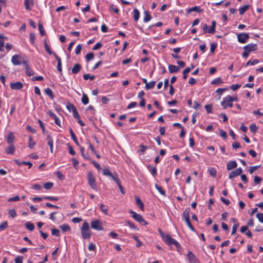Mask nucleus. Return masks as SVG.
<instances>
[{"mask_svg": "<svg viewBox=\"0 0 263 263\" xmlns=\"http://www.w3.org/2000/svg\"><path fill=\"white\" fill-rule=\"evenodd\" d=\"M216 22L215 21H213L211 27L209 29L208 32L209 33L213 34L215 32Z\"/></svg>", "mask_w": 263, "mask_h": 263, "instance_id": "nucleus-21", "label": "nucleus"}, {"mask_svg": "<svg viewBox=\"0 0 263 263\" xmlns=\"http://www.w3.org/2000/svg\"><path fill=\"white\" fill-rule=\"evenodd\" d=\"M126 224H127L131 229L137 231L138 230V228L135 226V224L130 221H125Z\"/></svg>", "mask_w": 263, "mask_h": 263, "instance_id": "nucleus-40", "label": "nucleus"}, {"mask_svg": "<svg viewBox=\"0 0 263 263\" xmlns=\"http://www.w3.org/2000/svg\"><path fill=\"white\" fill-rule=\"evenodd\" d=\"M156 84L155 81H151L150 82L146 83V85H145V88L146 90H148L150 89H152L154 88Z\"/></svg>", "mask_w": 263, "mask_h": 263, "instance_id": "nucleus-30", "label": "nucleus"}, {"mask_svg": "<svg viewBox=\"0 0 263 263\" xmlns=\"http://www.w3.org/2000/svg\"><path fill=\"white\" fill-rule=\"evenodd\" d=\"M193 11H196L200 13L202 11V9L198 6H195L188 9L187 12L191 13Z\"/></svg>", "mask_w": 263, "mask_h": 263, "instance_id": "nucleus-28", "label": "nucleus"}, {"mask_svg": "<svg viewBox=\"0 0 263 263\" xmlns=\"http://www.w3.org/2000/svg\"><path fill=\"white\" fill-rule=\"evenodd\" d=\"M100 209L101 211L105 215L108 214V208L103 203L100 204Z\"/></svg>", "mask_w": 263, "mask_h": 263, "instance_id": "nucleus-29", "label": "nucleus"}, {"mask_svg": "<svg viewBox=\"0 0 263 263\" xmlns=\"http://www.w3.org/2000/svg\"><path fill=\"white\" fill-rule=\"evenodd\" d=\"M45 93L50 97V99H53L54 95L53 94L52 90L49 88H47L44 89Z\"/></svg>", "mask_w": 263, "mask_h": 263, "instance_id": "nucleus-25", "label": "nucleus"}, {"mask_svg": "<svg viewBox=\"0 0 263 263\" xmlns=\"http://www.w3.org/2000/svg\"><path fill=\"white\" fill-rule=\"evenodd\" d=\"M240 87V85L239 84H233V85H232L230 87V89H231L233 91L236 90L237 89H238Z\"/></svg>", "mask_w": 263, "mask_h": 263, "instance_id": "nucleus-59", "label": "nucleus"}, {"mask_svg": "<svg viewBox=\"0 0 263 263\" xmlns=\"http://www.w3.org/2000/svg\"><path fill=\"white\" fill-rule=\"evenodd\" d=\"M208 171L212 177H215L216 176L217 171L215 168L210 167L208 169Z\"/></svg>", "mask_w": 263, "mask_h": 263, "instance_id": "nucleus-36", "label": "nucleus"}, {"mask_svg": "<svg viewBox=\"0 0 263 263\" xmlns=\"http://www.w3.org/2000/svg\"><path fill=\"white\" fill-rule=\"evenodd\" d=\"M15 137L12 132H9L7 138V141L8 143L11 144L14 140Z\"/></svg>", "mask_w": 263, "mask_h": 263, "instance_id": "nucleus-19", "label": "nucleus"}, {"mask_svg": "<svg viewBox=\"0 0 263 263\" xmlns=\"http://www.w3.org/2000/svg\"><path fill=\"white\" fill-rule=\"evenodd\" d=\"M256 216L258 220L260 222L263 223V213H257Z\"/></svg>", "mask_w": 263, "mask_h": 263, "instance_id": "nucleus-63", "label": "nucleus"}, {"mask_svg": "<svg viewBox=\"0 0 263 263\" xmlns=\"http://www.w3.org/2000/svg\"><path fill=\"white\" fill-rule=\"evenodd\" d=\"M144 13V17L143 18L144 22L146 23V22L149 21L151 20L152 17H151L149 12L148 11H145Z\"/></svg>", "mask_w": 263, "mask_h": 263, "instance_id": "nucleus-23", "label": "nucleus"}, {"mask_svg": "<svg viewBox=\"0 0 263 263\" xmlns=\"http://www.w3.org/2000/svg\"><path fill=\"white\" fill-rule=\"evenodd\" d=\"M103 174L105 176H108L110 177L111 176L112 173L110 172L109 169L106 168L103 169Z\"/></svg>", "mask_w": 263, "mask_h": 263, "instance_id": "nucleus-52", "label": "nucleus"}, {"mask_svg": "<svg viewBox=\"0 0 263 263\" xmlns=\"http://www.w3.org/2000/svg\"><path fill=\"white\" fill-rule=\"evenodd\" d=\"M129 213L132 214L133 218L137 221L144 225L147 224L146 221L143 218L141 215L137 214L132 210H130Z\"/></svg>", "mask_w": 263, "mask_h": 263, "instance_id": "nucleus-4", "label": "nucleus"}, {"mask_svg": "<svg viewBox=\"0 0 263 263\" xmlns=\"http://www.w3.org/2000/svg\"><path fill=\"white\" fill-rule=\"evenodd\" d=\"M29 142L28 146L30 148H32L33 147V146L35 145V142H34L33 141L31 137H29Z\"/></svg>", "mask_w": 263, "mask_h": 263, "instance_id": "nucleus-53", "label": "nucleus"}, {"mask_svg": "<svg viewBox=\"0 0 263 263\" xmlns=\"http://www.w3.org/2000/svg\"><path fill=\"white\" fill-rule=\"evenodd\" d=\"M83 78L85 80H87L88 79H90V80H93L95 78V76L94 75H90V74H84L83 75Z\"/></svg>", "mask_w": 263, "mask_h": 263, "instance_id": "nucleus-43", "label": "nucleus"}, {"mask_svg": "<svg viewBox=\"0 0 263 263\" xmlns=\"http://www.w3.org/2000/svg\"><path fill=\"white\" fill-rule=\"evenodd\" d=\"M249 8V5H245L242 7H241V8H239V13L241 14V15H242L245 13V12L248 10Z\"/></svg>", "mask_w": 263, "mask_h": 263, "instance_id": "nucleus-32", "label": "nucleus"}, {"mask_svg": "<svg viewBox=\"0 0 263 263\" xmlns=\"http://www.w3.org/2000/svg\"><path fill=\"white\" fill-rule=\"evenodd\" d=\"M47 144L50 146V149L51 153H53V141L51 138V137L50 135H48L47 137Z\"/></svg>", "mask_w": 263, "mask_h": 263, "instance_id": "nucleus-16", "label": "nucleus"}, {"mask_svg": "<svg viewBox=\"0 0 263 263\" xmlns=\"http://www.w3.org/2000/svg\"><path fill=\"white\" fill-rule=\"evenodd\" d=\"M186 223V224L187 225L188 227L190 229V230L193 232H195V230L194 229V228L193 227V225L192 224L191 221H190V218H185V219H183Z\"/></svg>", "mask_w": 263, "mask_h": 263, "instance_id": "nucleus-24", "label": "nucleus"}, {"mask_svg": "<svg viewBox=\"0 0 263 263\" xmlns=\"http://www.w3.org/2000/svg\"><path fill=\"white\" fill-rule=\"evenodd\" d=\"M111 179L115 181V182L117 183V184H119V182H120V179L118 177V176L117 175V174L116 173H114V174H111V176H110Z\"/></svg>", "mask_w": 263, "mask_h": 263, "instance_id": "nucleus-35", "label": "nucleus"}, {"mask_svg": "<svg viewBox=\"0 0 263 263\" xmlns=\"http://www.w3.org/2000/svg\"><path fill=\"white\" fill-rule=\"evenodd\" d=\"M156 189L158 191V192L163 196H165V192L162 189V187L159 186V185L156 184H155Z\"/></svg>", "mask_w": 263, "mask_h": 263, "instance_id": "nucleus-39", "label": "nucleus"}, {"mask_svg": "<svg viewBox=\"0 0 263 263\" xmlns=\"http://www.w3.org/2000/svg\"><path fill=\"white\" fill-rule=\"evenodd\" d=\"M26 73L28 76H31L34 75V73L33 71L30 68L29 66L26 68Z\"/></svg>", "mask_w": 263, "mask_h": 263, "instance_id": "nucleus-44", "label": "nucleus"}, {"mask_svg": "<svg viewBox=\"0 0 263 263\" xmlns=\"http://www.w3.org/2000/svg\"><path fill=\"white\" fill-rule=\"evenodd\" d=\"M190 209L189 208H186L183 212L182 215L183 219L185 218H189L190 217Z\"/></svg>", "mask_w": 263, "mask_h": 263, "instance_id": "nucleus-27", "label": "nucleus"}, {"mask_svg": "<svg viewBox=\"0 0 263 263\" xmlns=\"http://www.w3.org/2000/svg\"><path fill=\"white\" fill-rule=\"evenodd\" d=\"M25 227L29 231H32L34 229V224L30 222H27L25 223Z\"/></svg>", "mask_w": 263, "mask_h": 263, "instance_id": "nucleus-33", "label": "nucleus"}, {"mask_svg": "<svg viewBox=\"0 0 263 263\" xmlns=\"http://www.w3.org/2000/svg\"><path fill=\"white\" fill-rule=\"evenodd\" d=\"M22 58L19 55H14L11 59V62L14 65H20L22 63Z\"/></svg>", "mask_w": 263, "mask_h": 263, "instance_id": "nucleus-10", "label": "nucleus"}, {"mask_svg": "<svg viewBox=\"0 0 263 263\" xmlns=\"http://www.w3.org/2000/svg\"><path fill=\"white\" fill-rule=\"evenodd\" d=\"M23 87V83L21 82H15L10 83V88L13 90H20Z\"/></svg>", "mask_w": 263, "mask_h": 263, "instance_id": "nucleus-11", "label": "nucleus"}, {"mask_svg": "<svg viewBox=\"0 0 263 263\" xmlns=\"http://www.w3.org/2000/svg\"><path fill=\"white\" fill-rule=\"evenodd\" d=\"M39 30L42 36H43L45 34L44 27L41 23L39 24Z\"/></svg>", "mask_w": 263, "mask_h": 263, "instance_id": "nucleus-46", "label": "nucleus"}, {"mask_svg": "<svg viewBox=\"0 0 263 263\" xmlns=\"http://www.w3.org/2000/svg\"><path fill=\"white\" fill-rule=\"evenodd\" d=\"M179 69V68L174 65H170L168 66L169 72L171 73L177 72Z\"/></svg>", "mask_w": 263, "mask_h": 263, "instance_id": "nucleus-18", "label": "nucleus"}, {"mask_svg": "<svg viewBox=\"0 0 263 263\" xmlns=\"http://www.w3.org/2000/svg\"><path fill=\"white\" fill-rule=\"evenodd\" d=\"M137 242L136 247H140L142 245V242L139 239L138 237L136 236H133L132 237Z\"/></svg>", "mask_w": 263, "mask_h": 263, "instance_id": "nucleus-51", "label": "nucleus"}, {"mask_svg": "<svg viewBox=\"0 0 263 263\" xmlns=\"http://www.w3.org/2000/svg\"><path fill=\"white\" fill-rule=\"evenodd\" d=\"M110 9L114 11L116 13H118L119 12L118 7L115 5H111L110 7Z\"/></svg>", "mask_w": 263, "mask_h": 263, "instance_id": "nucleus-64", "label": "nucleus"}, {"mask_svg": "<svg viewBox=\"0 0 263 263\" xmlns=\"http://www.w3.org/2000/svg\"><path fill=\"white\" fill-rule=\"evenodd\" d=\"M69 133L70 134V135L71 136V138L72 139V140H73V141L74 142V143L79 146H80L78 141V140L77 139V137L76 136H75L72 129L71 128H70L69 129Z\"/></svg>", "mask_w": 263, "mask_h": 263, "instance_id": "nucleus-22", "label": "nucleus"}, {"mask_svg": "<svg viewBox=\"0 0 263 263\" xmlns=\"http://www.w3.org/2000/svg\"><path fill=\"white\" fill-rule=\"evenodd\" d=\"M135 201L136 204L139 206V208L141 210H143L144 208V204L142 202L140 198L138 196H135Z\"/></svg>", "mask_w": 263, "mask_h": 263, "instance_id": "nucleus-17", "label": "nucleus"}, {"mask_svg": "<svg viewBox=\"0 0 263 263\" xmlns=\"http://www.w3.org/2000/svg\"><path fill=\"white\" fill-rule=\"evenodd\" d=\"M34 5L33 0H25L24 5L25 9L27 10H30L31 7Z\"/></svg>", "mask_w": 263, "mask_h": 263, "instance_id": "nucleus-12", "label": "nucleus"}, {"mask_svg": "<svg viewBox=\"0 0 263 263\" xmlns=\"http://www.w3.org/2000/svg\"><path fill=\"white\" fill-rule=\"evenodd\" d=\"M81 234L84 239H89L91 237V234L89 230V224L85 221L81 227Z\"/></svg>", "mask_w": 263, "mask_h": 263, "instance_id": "nucleus-1", "label": "nucleus"}, {"mask_svg": "<svg viewBox=\"0 0 263 263\" xmlns=\"http://www.w3.org/2000/svg\"><path fill=\"white\" fill-rule=\"evenodd\" d=\"M258 128V127L255 125V124H252L250 126V132L253 133H255Z\"/></svg>", "mask_w": 263, "mask_h": 263, "instance_id": "nucleus-41", "label": "nucleus"}, {"mask_svg": "<svg viewBox=\"0 0 263 263\" xmlns=\"http://www.w3.org/2000/svg\"><path fill=\"white\" fill-rule=\"evenodd\" d=\"M44 46H45V49L46 50V51L50 54H52L53 53V52H52L51 50H50V49L47 44V43L46 42V41H44Z\"/></svg>", "mask_w": 263, "mask_h": 263, "instance_id": "nucleus-47", "label": "nucleus"}, {"mask_svg": "<svg viewBox=\"0 0 263 263\" xmlns=\"http://www.w3.org/2000/svg\"><path fill=\"white\" fill-rule=\"evenodd\" d=\"M15 151V147L13 144L10 145L6 149L7 154H13Z\"/></svg>", "mask_w": 263, "mask_h": 263, "instance_id": "nucleus-20", "label": "nucleus"}, {"mask_svg": "<svg viewBox=\"0 0 263 263\" xmlns=\"http://www.w3.org/2000/svg\"><path fill=\"white\" fill-rule=\"evenodd\" d=\"M9 214L12 217L14 218L16 216V213L14 209H11L9 211Z\"/></svg>", "mask_w": 263, "mask_h": 263, "instance_id": "nucleus-60", "label": "nucleus"}, {"mask_svg": "<svg viewBox=\"0 0 263 263\" xmlns=\"http://www.w3.org/2000/svg\"><path fill=\"white\" fill-rule=\"evenodd\" d=\"M221 105L224 109H226L228 107H233L232 102L230 100V98L228 96L223 98V100L221 102Z\"/></svg>", "mask_w": 263, "mask_h": 263, "instance_id": "nucleus-6", "label": "nucleus"}, {"mask_svg": "<svg viewBox=\"0 0 263 263\" xmlns=\"http://www.w3.org/2000/svg\"><path fill=\"white\" fill-rule=\"evenodd\" d=\"M249 38V35L246 33H241L237 35V39L239 42L245 43Z\"/></svg>", "mask_w": 263, "mask_h": 263, "instance_id": "nucleus-8", "label": "nucleus"}, {"mask_svg": "<svg viewBox=\"0 0 263 263\" xmlns=\"http://www.w3.org/2000/svg\"><path fill=\"white\" fill-rule=\"evenodd\" d=\"M258 63H259V61L257 59H255L253 61L250 60L246 63V66H247L249 65H254Z\"/></svg>", "mask_w": 263, "mask_h": 263, "instance_id": "nucleus-50", "label": "nucleus"}, {"mask_svg": "<svg viewBox=\"0 0 263 263\" xmlns=\"http://www.w3.org/2000/svg\"><path fill=\"white\" fill-rule=\"evenodd\" d=\"M134 19L135 22H137L140 17V12L137 9H134L133 11Z\"/></svg>", "mask_w": 263, "mask_h": 263, "instance_id": "nucleus-26", "label": "nucleus"}, {"mask_svg": "<svg viewBox=\"0 0 263 263\" xmlns=\"http://www.w3.org/2000/svg\"><path fill=\"white\" fill-rule=\"evenodd\" d=\"M70 106L72 109L73 116L74 118L77 119L78 123L82 126H84L85 124V123L81 120L80 117L78 114L77 111V109L76 107L70 104Z\"/></svg>", "mask_w": 263, "mask_h": 263, "instance_id": "nucleus-5", "label": "nucleus"}, {"mask_svg": "<svg viewBox=\"0 0 263 263\" xmlns=\"http://www.w3.org/2000/svg\"><path fill=\"white\" fill-rule=\"evenodd\" d=\"M238 227H239L238 223H236L233 225V228H232V231L231 233L232 235H234L236 233Z\"/></svg>", "mask_w": 263, "mask_h": 263, "instance_id": "nucleus-57", "label": "nucleus"}, {"mask_svg": "<svg viewBox=\"0 0 263 263\" xmlns=\"http://www.w3.org/2000/svg\"><path fill=\"white\" fill-rule=\"evenodd\" d=\"M82 67L80 64H76L71 69L73 74H77L81 70Z\"/></svg>", "mask_w": 263, "mask_h": 263, "instance_id": "nucleus-15", "label": "nucleus"}, {"mask_svg": "<svg viewBox=\"0 0 263 263\" xmlns=\"http://www.w3.org/2000/svg\"><path fill=\"white\" fill-rule=\"evenodd\" d=\"M237 176H239L238 173L237 172V171L235 170V171H232L229 174V178L230 179H232L235 177H236Z\"/></svg>", "mask_w": 263, "mask_h": 263, "instance_id": "nucleus-48", "label": "nucleus"}, {"mask_svg": "<svg viewBox=\"0 0 263 263\" xmlns=\"http://www.w3.org/2000/svg\"><path fill=\"white\" fill-rule=\"evenodd\" d=\"M243 49L249 52L254 51L257 49V45L256 44H249L244 46Z\"/></svg>", "mask_w": 263, "mask_h": 263, "instance_id": "nucleus-9", "label": "nucleus"}, {"mask_svg": "<svg viewBox=\"0 0 263 263\" xmlns=\"http://www.w3.org/2000/svg\"><path fill=\"white\" fill-rule=\"evenodd\" d=\"M260 167L259 165H256V166H251L250 167L249 170V172L250 173V174H252V173H253V172L256 171L257 169H258L259 167Z\"/></svg>", "mask_w": 263, "mask_h": 263, "instance_id": "nucleus-56", "label": "nucleus"}, {"mask_svg": "<svg viewBox=\"0 0 263 263\" xmlns=\"http://www.w3.org/2000/svg\"><path fill=\"white\" fill-rule=\"evenodd\" d=\"M81 50L82 46L80 44L78 45L75 50L76 54L77 55L79 54L81 52Z\"/></svg>", "mask_w": 263, "mask_h": 263, "instance_id": "nucleus-61", "label": "nucleus"}, {"mask_svg": "<svg viewBox=\"0 0 263 263\" xmlns=\"http://www.w3.org/2000/svg\"><path fill=\"white\" fill-rule=\"evenodd\" d=\"M35 35L33 33H30L29 34V40L30 43L34 45V44Z\"/></svg>", "mask_w": 263, "mask_h": 263, "instance_id": "nucleus-54", "label": "nucleus"}, {"mask_svg": "<svg viewBox=\"0 0 263 263\" xmlns=\"http://www.w3.org/2000/svg\"><path fill=\"white\" fill-rule=\"evenodd\" d=\"M53 184L52 182H47L44 184V187L46 190H50L53 187Z\"/></svg>", "mask_w": 263, "mask_h": 263, "instance_id": "nucleus-49", "label": "nucleus"}, {"mask_svg": "<svg viewBox=\"0 0 263 263\" xmlns=\"http://www.w3.org/2000/svg\"><path fill=\"white\" fill-rule=\"evenodd\" d=\"M223 82L220 78H217L216 79H215L213 80L211 82V84H217L220 85V84L222 83Z\"/></svg>", "mask_w": 263, "mask_h": 263, "instance_id": "nucleus-37", "label": "nucleus"}, {"mask_svg": "<svg viewBox=\"0 0 263 263\" xmlns=\"http://www.w3.org/2000/svg\"><path fill=\"white\" fill-rule=\"evenodd\" d=\"M88 177V183L92 189L97 191V186L96 183L95 178L93 175V174L91 172H89L87 173Z\"/></svg>", "mask_w": 263, "mask_h": 263, "instance_id": "nucleus-2", "label": "nucleus"}, {"mask_svg": "<svg viewBox=\"0 0 263 263\" xmlns=\"http://www.w3.org/2000/svg\"><path fill=\"white\" fill-rule=\"evenodd\" d=\"M191 68L187 67L183 71V79H186L187 77V74L191 71Z\"/></svg>", "mask_w": 263, "mask_h": 263, "instance_id": "nucleus-38", "label": "nucleus"}, {"mask_svg": "<svg viewBox=\"0 0 263 263\" xmlns=\"http://www.w3.org/2000/svg\"><path fill=\"white\" fill-rule=\"evenodd\" d=\"M164 237L163 240L165 243L168 245H174L178 249L180 248V244L176 240L173 239L171 235L166 234Z\"/></svg>", "mask_w": 263, "mask_h": 263, "instance_id": "nucleus-3", "label": "nucleus"}, {"mask_svg": "<svg viewBox=\"0 0 263 263\" xmlns=\"http://www.w3.org/2000/svg\"><path fill=\"white\" fill-rule=\"evenodd\" d=\"M237 164L235 161H230L227 164V168L228 171H230L233 168L237 167Z\"/></svg>", "mask_w": 263, "mask_h": 263, "instance_id": "nucleus-13", "label": "nucleus"}, {"mask_svg": "<svg viewBox=\"0 0 263 263\" xmlns=\"http://www.w3.org/2000/svg\"><path fill=\"white\" fill-rule=\"evenodd\" d=\"M91 227L92 229L98 231H101L103 230L101 222L99 220L92 221L91 222Z\"/></svg>", "mask_w": 263, "mask_h": 263, "instance_id": "nucleus-7", "label": "nucleus"}, {"mask_svg": "<svg viewBox=\"0 0 263 263\" xmlns=\"http://www.w3.org/2000/svg\"><path fill=\"white\" fill-rule=\"evenodd\" d=\"M8 227V222L7 221H4L0 224V230L3 231Z\"/></svg>", "mask_w": 263, "mask_h": 263, "instance_id": "nucleus-42", "label": "nucleus"}, {"mask_svg": "<svg viewBox=\"0 0 263 263\" xmlns=\"http://www.w3.org/2000/svg\"><path fill=\"white\" fill-rule=\"evenodd\" d=\"M187 257L188 260L191 263H195L196 261V257L195 255L191 252L189 251V253L187 254Z\"/></svg>", "mask_w": 263, "mask_h": 263, "instance_id": "nucleus-14", "label": "nucleus"}, {"mask_svg": "<svg viewBox=\"0 0 263 263\" xmlns=\"http://www.w3.org/2000/svg\"><path fill=\"white\" fill-rule=\"evenodd\" d=\"M82 102L83 104L86 105L89 103V99L88 96L85 93H83L82 98Z\"/></svg>", "mask_w": 263, "mask_h": 263, "instance_id": "nucleus-34", "label": "nucleus"}, {"mask_svg": "<svg viewBox=\"0 0 263 263\" xmlns=\"http://www.w3.org/2000/svg\"><path fill=\"white\" fill-rule=\"evenodd\" d=\"M94 58V54L92 52H90L85 55L86 60L87 61L92 60Z\"/></svg>", "mask_w": 263, "mask_h": 263, "instance_id": "nucleus-45", "label": "nucleus"}, {"mask_svg": "<svg viewBox=\"0 0 263 263\" xmlns=\"http://www.w3.org/2000/svg\"><path fill=\"white\" fill-rule=\"evenodd\" d=\"M208 113H211L212 112V106L211 104L205 105L204 106Z\"/></svg>", "mask_w": 263, "mask_h": 263, "instance_id": "nucleus-55", "label": "nucleus"}, {"mask_svg": "<svg viewBox=\"0 0 263 263\" xmlns=\"http://www.w3.org/2000/svg\"><path fill=\"white\" fill-rule=\"evenodd\" d=\"M261 180H262V179L260 177H259L257 176H255L254 177V182L255 183V184H259L261 182Z\"/></svg>", "mask_w": 263, "mask_h": 263, "instance_id": "nucleus-58", "label": "nucleus"}, {"mask_svg": "<svg viewBox=\"0 0 263 263\" xmlns=\"http://www.w3.org/2000/svg\"><path fill=\"white\" fill-rule=\"evenodd\" d=\"M63 232H66L70 230V227L67 224H64L60 226Z\"/></svg>", "mask_w": 263, "mask_h": 263, "instance_id": "nucleus-31", "label": "nucleus"}, {"mask_svg": "<svg viewBox=\"0 0 263 263\" xmlns=\"http://www.w3.org/2000/svg\"><path fill=\"white\" fill-rule=\"evenodd\" d=\"M72 161L74 167L76 169H77L78 167L79 161L75 158H72Z\"/></svg>", "mask_w": 263, "mask_h": 263, "instance_id": "nucleus-62", "label": "nucleus"}]
</instances>
